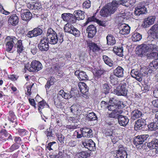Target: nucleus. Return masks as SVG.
I'll return each mask as SVG.
<instances>
[{
  "instance_id": "6e6552de",
  "label": "nucleus",
  "mask_w": 158,
  "mask_h": 158,
  "mask_svg": "<svg viewBox=\"0 0 158 158\" xmlns=\"http://www.w3.org/2000/svg\"><path fill=\"white\" fill-rule=\"evenodd\" d=\"M119 33L122 35H126L129 34L130 31V27L125 24H121L119 26Z\"/></svg>"
},
{
  "instance_id": "20e7f679",
  "label": "nucleus",
  "mask_w": 158,
  "mask_h": 158,
  "mask_svg": "<svg viewBox=\"0 0 158 158\" xmlns=\"http://www.w3.org/2000/svg\"><path fill=\"white\" fill-rule=\"evenodd\" d=\"M31 67L27 65H25V69H27L30 72L39 71L42 69V66L41 64L38 61L36 60L32 61L30 65Z\"/></svg>"
},
{
  "instance_id": "e433bc0d",
  "label": "nucleus",
  "mask_w": 158,
  "mask_h": 158,
  "mask_svg": "<svg viewBox=\"0 0 158 158\" xmlns=\"http://www.w3.org/2000/svg\"><path fill=\"white\" fill-rule=\"evenodd\" d=\"M77 155L79 157L86 158L90 156V154L86 151H82L77 153Z\"/></svg>"
},
{
  "instance_id": "72a5a7b5",
  "label": "nucleus",
  "mask_w": 158,
  "mask_h": 158,
  "mask_svg": "<svg viewBox=\"0 0 158 158\" xmlns=\"http://www.w3.org/2000/svg\"><path fill=\"white\" fill-rule=\"evenodd\" d=\"M16 44L17 45V52L19 53H21L24 49V48L22 45V41L20 40H17V42Z\"/></svg>"
},
{
  "instance_id": "603ef678",
  "label": "nucleus",
  "mask_w": 158,
  "mask_h": 158,
  "mask_svg": "<svg viewBox=\"0 0 158 158\" xmlns=\"http://www.w3.org/2000/svg\"><path fill=\"white\" fill-rule=\"evenodd\" d=\"M0 134L2 138L4 137H7L9 134L5 130H2L0 131Z\"/></svg>"
},
{
  "instance_id": "0e129e2a",
  "label": "nucleus",
  "mask_w": 158,
  "mask_h": 158,
  "mask_svg": "<svg viewBox=\"0 0 158 158\" xmlns=\"http://www.w3.org/2000/svg\"><path fill=\"white\" fill-rule=\"evenodd\" d=\"M57 158H64V153L62 152H59L57 155H56Z\"/></svg>"
},
{
  "instance_id": "412c9836",
  "label": "nucleus",
  "mask_w": 158,
  "mask_h": 158,
  "mask_svg": "<svg viewBox=\"0 0 158 158\" xmlns=\"http://www.w3.org/2000/svg\"><path fill=\"white\" fill-rule=\"evenodd\" d=\"M145 121L143 119L137 120L135 125L134 128L135 130H138L142 128L145 125Z\"/></svg>"
},
{
  "instance_id": "a19ab883",
  "label": "nucleus",
  "mask_w": 158,
  "mask_h": 158,
  "mask_svg": "<svg viewBox=\"0 0 158 158\" xmlns=\"http://www.w3.org/2000/svg\"><path fill=\"white\" fill-rule=\"evenodd\" d=\"M73 27L71 24L67 23L64 25V28L65 32L70 33Z\"/></svg>"
},
{
  "instance_id": "393cba45",
  "label": "nucleus",
  "mask_w": 158,
  "mask_h": 158,
  "mask_svg": "<svg viewBox=\"0 0 158 158\" xmlns=\"http://www.w3.org/2000/svg\"><path fill=\"white\" fill-rule=\"evenodd\" d=\"M32 16L29 10H26L24 11L23 13L22 14L21 17L23 20L27 21L31 19Z\"/></svg>"
},
{
  "instance_id": "3c124183",
  "label": "nucleus",
  "mask_w": 158,
  "mask_h": 158,
  "mask_svg": "<svg viewBox=\"0 0 158 158\" xmlns=\"http://www.w3.org/2000/svg\"><path fill=\"white\" fill-rule=\"evenodd\" d=\"M34 10H39L42 8V6L41 3L39 2H37L34 4Z\"/></svg>"
},
{
  "instance_id": "4c0bfd02",
  "label": "nucleus",
  "mask_w": 158,
  "mask_h": 158,
  "mask_svg": "<svg viewBox=\"0 0 158 158\" xmlns=\"http://www.w3.org/2000/svg\"><path fill=\"white\" fill-rule=\"evenodd\" d=\"M60 97L57 96L56 97L54 98V103L56 107L58 108H61L62 107Z\"/></svg>"
},
{
  "instance_id": "09e8293b",
  "label": "nucleus",
  "mask_w": 158,
  "mask_h": 158,
  "mask_svg": "<svg viewBox=\"0 0 158 158\" xmlns=\"http://www.w3.org/2000/svg\"><path fill=\"white\" fill-rule=\"evenodd\" d=\"M110 89L109 86L107 84H105L103 85V91L105 94H108L109 93Z\"/></svg>"
},
{
  "instance_id": "bb28decb",
  "label": "nucleus",
  "mask_w": 158,
  "mask_h": 158,
  "mask_svg": "<svg viewBox=\"0 0 158 158\" xmlns=\"http://www.w3.org/2000/svg\"><path fill=\"white\" fill-rule=\"evenodd\" d=\"M142 114L141 112L138 110H135L132 112L131 114V119L135 120L141 117Z\"/></svg>"
},
{
  "instance_id": "f257e3e1",
  "label": "nucleus",
  "mask_w": 158,
  "mask_h": 158,
  "mask_svg": "<svg viewBox=\"0 0 158 158\" xmlns=\"http://www.w3.org/2000/svg\"><path fill=\"white\" fill-rule=\"evenodd\" d=\"M121 5L126 6H128L129 5L127 2L124 0L113 1L111 3H108L102 8L100 11V15L103 17H107L113 14Z\"/></svg>"
},
{
  "instance_id": "9d476101",
  "label": "nucleus",
  "mask_w": 158,
  "mask_h": 158,
  "mask_svg": "<svg viewBox=\"0 0 158 158\" xmlns=\"http://www.w3.org/2000/svg\"><path fill=\"white\" fill-rule=\"evenodd\" d=\"M156 17L155 16H151L147 18H145L143 22L142 26L144 28H147L154 23Z\"/></svg>"
},
{
  "instance_id": "4be33fe9",
  "label": "nucleus",
  "mask_w": 158,
  "mask_h": 158,
  "mask_svg": "<svg viewBox=\"0 0 158 158\" xmlns=\"http://www.w3.org/2000/svg\"><path fill=\"white\" fill-rule=\"evenodd\" d=\"M147 12L146 8L145 6H139L135 8L134 13L136 15L138 16L141 14H145Z\"/></svg>"
},
{
  "instance_id": "39448f33",
  "label": "nucleus",
  "mask_w": 158,
  "mask_h": 158,
  "mask_svg": "<svg viewBox=\"0 0 158 158\" xmlns=\"http://www.w3.org/2000/svg\"><path fill=\"white\" fill-rule=\"evenodd\" d=\"M127 86L126 83L123 82L116 89L114 90V92L118 95L126 96L127 92Z\"/></svg>"
},
{
  "instance_id": "423d86ee",
  "label": "nucleus",
  "mask_w": 158,
  "mask_h": 158,
  "mask_svg": "<svg viewBox=\"0 0 158 158\" xmlns=\"http://www.w3.org/2000/svg\"><path fill=\"white\" fill-rule=\"evenodd\" d=\"M130 74L132 77L135 78L138 81H141L142 80V77L147 75V73L145 72L142 73L137 69H134L131 70Z\"/></svg>"
},
{
  "instance_id": "e2e57ef3",
  "label": "nucleus",
  "mask_w": 158,
  "mask_h": 158,
  "mask_svg": "<svg viewBox=\"0 0 158 158\" xmlns=\"http://www.w3.org/2000/svg\"><path fill=\"white\" fill-rule=\"evenodd\" d=\"M19 148V146L15 144L12 145L10 148V152L13 151L15 149H18Z\"/></svg>"
},
{
  "instance_id": "c85d7f7f",
  "label": "nucleus",
  "mask_w": 158,
  "mask_h": 158,
  "mask_svg": "<svg viewBox=\"0 0 158 158\" xmlns=\"http://www.w3.org/2000/svg\"><path fill=\"white\" fill-rule=\"evenodd\" d=\"M123 112L121 110L118 111H113L112 112L108 114V117L110 118H118L120 115V114Z\"/></svg>"
},
{
  "instance_id": "7ed1b4c3",
  "label": "nucleus",
  "mask_w": 158,
  "mask_h": 158,
  "mask_svg": "<svg viewBox=\"0 0 158 158\" xmlns=\"http://www.w3.org/2000/svg\"><path fill=\"white\" fill-rule=\"evenodd\" d=\"M47 36V39L49 40L48 42L51 44H56L58 42L57 34L55 31L51 28L48 29Z\"/></svg>"
},
{
  "instance_id": "774afa93",
  "label": "nucleus",
  "mask_w": 158,
  "mask_h": 158,
  "mask_svg": "<svg viewBox=\"0 0 158 158\" xmlns=\"http://www.w3.org/2000/svg\"><path fill=\"white\" fill-rule=\"evenodd\" d=\"M65 94V93L64 92V91L63 90L61 89L59 91L57 96H59L60 98L61 97L64 98V95Z\"/></svg>"
},
{
  "instance_id": "49530a36",
  "label": "nucleus",
  "mask_w": 158,
  "mask_h": 158,
  "mask_svg": "<svg viewBox=\"0 0 158 158\" xmlns=\"http://www.w3.org/2000/svg\"><path fill=\"white\" fill-rule=\"evenodd\" d=\"M80 31L73 27L70 33L76 36H78L80 35Z\"/></svg>"
},
{
  "instance_id": "f704fd0d",
  "label": "nucleus",
  "mask_w": 158,
  "mask_h": 158,
  "mask_svg": "<svg viewBox=\"0 0 158 158\" xmlns=\"http://www.w3.org/2000/svg\"><path fill=\"white\" fill-rule=\"evenodd\" d=\"M90 48L94 52H97L100 50V48L96 44L92 43L89 45Z\"/></svg>"
},
{
  "instance_id": "8fccbe9b",
  "label": "nucleus",
  "mask_w": 158,
  "mask_h": 158,
  "mask_svg": "<svg viewBox=\"0 0 158 158\" xmlns=\"http://www.w3.org/2000/svg\"><path fill=\"white\" fill-rule=\"evenodd\" d=\"M77 20V19H76L75 16L71 14V15L70 16L69 21L68 22L71 23H74L76 22Z\"/></svg>"
},
{
  "instance_id": "f8f14e48",
  "label": "nucleus",
  "mask_w": 158,
  "mask_h": 158,
  "mask_svg": "<svg viewBox=\"0 0 158 158\" xmlns=\"http://www.w3.org/2000/svg\"><path fill=\"white\" fill-rule=\"evenodd\" d=\"M86 32L88 33V37L92 38L96 34L97 32L96 27L93 25H90L87 27L86 29Z\"/></svg>"
},
{
  "instance_id": "aec40b11",
  "label": "nucleus",
  "mask_w": 158,
  "mask_h": 158,
  "mask_svg": "<svg viewBox=\"0 0 158 158\" xmlns=\"http://www.w3.org/2000/svg\"><path fill=\"white\" fill-rule=\"evenodd\" d=\"M18 23L19 18L16 14L12 15L8 20V23L13 26H16Z\"/></svg>"
},
{
  "instance_id": "c9c22d12",
  "label": "nucleus",
  "mask_w": 158,
  "mask_h": 158,
  "mask_svg": "<svg viewBox=\"0 0 158 158\" xmlns=\"http://www.w3.org/2000/svg\"><path fill=\"white\" fill-rule=\"evenodd\" d=\"M106 107L109 110L112 111L119 110L118 106L114 103H111L110 105L107 106Z\"/></svg>"
},
{
  "instance_id": "338daca9",
  "label": "nucleus",
  "mask_w": 158,
  "mask_h": 158,
  "mask_svg": "<svg viewBox=\"0 0 158 158\" xmlns=\"http://www.w3.org/2000/svg\"><path fill=\"white\" fill-rule=\"evenodd\" d=\"M31 52L33 55L35 54L37 52V48L36 47L33 45L31 48Z\"/></svg>"
},
{
  "instance_id": "69168bd1",
  "label": "nucleus",
  "mask_w": 158,
  "mask_h": 158,
  "mask_svg": "<svg viewBox=\"0 0 158 158\" xmlns=\"http://www.w3.org/2000/svg\"><path fill=\"white\" fill-rule=\"evenodd\" d=\"M9 118L10 119V121H12V118H14L15 117V116L13 112L12 111H10L9 112Z\"/></svg>"
},
{
  "instance_id": "bf43d9fd",
  "label": "nucleus",
  "mask_w": 158,
  "mask_h": 158,
  "mask_svg": "<svg viewBox=\"0 0 158 158\" xmlns=\"http://www.w3.org/2000/svg\"><path fill=\"white\" fill-rule=\"evenodd\" d=\"M150 30L155 33L158 31V25L155 24L153 25L151 28Z\"/></svg>"
},
{
  "instance_id": "f03ea898",
  "label": "nucleus",
  "mask_w": 158,
  "mask_h": 158,
  "mask_svg": "<svg viewBox=\"0 0 158 158\" xmlns=\"http://www.w3.org/2000/svg\"><path fill=\"white\" fill-rule=\"evenodd\" d=\"M138 49L136 51V53L139 55H148L151 58H152L157 56L158 53L156 52H152L153 51L157 50V46L154 44H143L140 45Z\"/></svg>"
},
{
  "instance_id": "a211bd4d",
  "label": "nucleus",
  "mask_w": 158,
  "mask_h": 158,
  "mask_svg": "<svg viewBox=\"0 0 158 158\" xmlns=\"http://www.w3.org/2000/svg\"><path fill=\"white\" fill-rule=\"evenodd\" d=\"M71 113L77 114L80 113L82 110V107L79 104H74L70 108Z\"/></svg>"
},
{
  "instance_id": "1a4fd4ad",
  "label": "nucleus",
  "mask_w": 158,
  "mask_h": 158,
  "mask_svg": "<svg viewBox=\"0 0 158 158\" xmlns=\"http://www.w3.org/2000/svg\"><path fill=\"white\" fill-rule=\"evenodd\" d=\"M9 38H10V40L6 42V50L7 51L10 52L14 46V44H16L17 42V39L15 37L12 38L8 37L7 38V39Z\"/></svg>"
},
{
  "instance_id": "f3484780",
  "label": "nucleus",
  "mask_w": 158,
  "mask_h": 158,
  "mask_svg": "<svg viewBox=\"0 0 158 158\" xmlns=\"http://www.w3.org/2000/svg\"><path fill=\"white\" fill-rule=\"evenodd\" d=\"M75 75L80 80H84L88 79V76L85 72L84 71H81L79 70L75 72Z\"/></svg>"
},
{
  "instance_id": "ea45409f",
  "label": "nucleus",
  "mask_w": 158,
  "mask_h": 158,
  "mask_svg": "<svg viewBox=\"0 0 158 158\" xmlns=\"http://www.w3.org/2000/svg\"><path fill=\"white\" fill-rule=\"evenodd\" d=\"M142 39V36L139 33H134L132 35V39L134 42L138 41Z\"/></svg>"
},
{
  "instance_id": "6ab92c4d",
  "label": "nucleus",
  "mask_w": 158,
  "mask_h": 158,
  "mask_svg": "<svg viewBox=\"0 0 158 158\" xmlns=\"http://www.w3.org/2000/svg\"><path fill=\"white\" fill-rule=\"evenodd\" d=\"M114 74L118 77H122L124 76V69L121 67L118 66L114 70Z\"/></svg>"
},
{
  "instance_id": "680f3d73",
  "label": "nucleus",
  "mask_w": 158,
  "mask_h": 158,
  "mask_svg": "<svg viewBox=\"0 0 158 158\" xmlns=\"http://www.w3.org/2000/svg\"><path fill=\"white\" fill-rule=\"evenodd\" d=\"M58 138L59 141L61 143H64L65 138L64 136L63 135L61 134L59 135Z\"/></svg>"
},
{
  "instance_id": "b1692460",
  "label": "nucleus",
  "mask_w": 158,
  "mask_h": 158,
  "mask_svg": "<svg viewBox=\"0 0 158 158\" xmlns=\"http://www.w3.org/2000/svg\"><path fill=\"white\" fill-rule=\"evenodd\" d=\"M78 86L79 89V90L82 94H85L88 92V88L85 83L80 82L78 83Z\"/></svg>"
},
{
  "instance_id": "5fc2aeb1",
  "label": "nucleus",
  "mask_w": 158,
  "mask_h": 158,
  "mask_svg": "<svg viewBox=\"0 0 158 158\" xmlns=\"http://www.w3.org/2000/svg\"><path fill=\"white\" fill-rule=\"evenodd\" d=\"M46 135L48 139H53L54 138L52 135V131H48L46 132Z\"/></svg>"
},
{
  "instance_id": "864d4df0",
  "label": "nucleus",
  "mask_w": 158,
  "mask_h": 158,
  "mask_svg": "<svg viewBox=\"0 0 158 158\" xmlns=\"http://www.w3.org/2000/svg\"><path fill=\"white\" fill-rule=\"evenodd\" d=\"M52 68L54 71H57L59 70L60 66L56 63L52 65Z\"/></svg>"
},
{
  "instance_id": "ddd939ff",
  "label": "nucleus",
  "mask_w": 158,
  "mask_h": 158,
  "mask_svg": "<svg viewBox=\"0 0 158 158\" xmlns=\"http://www.w3.org/2000/svg\"><path fill=\"white\" fill-rule=\"evenodd\" d=\"M42 33V30L39 28H35L31 31H29L27 35L29 38H32L34 37L40 35Z\"/></svg>"
},
{
  "instance_id": "37998d69",
  "label": "nucleus",
  "mask_w": 158,
  "mask_h": 158,
  "mask_svg": "<svg viewBox=\"0 0 158 158\" xmlns=\"http://www.w3.org/2000/svg\"><path fill=\"white\" fill-rule=\"evenodd\" d=\"M71 14L69 13H64L61 15V18L64 21L68 22Z\"/></svg>"
},
{
  "instance_id": "9b49d317",
  "label": "nucleus",
  "mask_w": 158,
  "mask_h": 158,
  "mask_svg": "<svg viewBox=\"0 0 158 158\" xmlns=\"http://www.w3.org/2000/svg\"><path fill=\"white\" fill-rule=\"evenodd\" d=\"M148 136V135H138L135 139L134 143L136 146L137 145L142 144L147 139Z\"/></svg>"
},
{
  "instance_id": "c756f323",
  "label": "nucleus",
  "mask_w": 158,
  "mask_h": 158,
  "mask_svg": "<svg viewBox=\"0 0 158 158\" xmlns=\"http://www.w3.org/2000/svg\"><path fill=\"white\" fill-rule=\"evenodd\" d=\"M107 44L109 45H113L115 43L114 37L111 34L108 35L106 37Z\"/></svg>"
},
{
  "instance_id": "2f4dec72",
  "label": "nucleus",
  "mask_w": 158,
  "mask_h": 158,
  "mask_svg": "<svg viewBox=\"0 0 158 158\" xmlns=\"http://www.w3.org/2000/svg\"><path fill=\"white\" fill-rule=\"evenodd\" d=\"M103 59L105 63L110 67H112L113 65V61L107 56L106 55L103 56Z\"/></svg>"
},
{
  "instance_id": "c03bdc74",
  "label": "nucleus",
  "mask_w": 158,
  "mask_h": 158,
  "mask_svg": "<svg viewBox=\"0 0 158 158\" xmlns=\"http://www.w3.org/2000/svg\"><path fill=\"white\" fill-rule=\"evenodd\" d=\"M83 8L88 9L91 6V2L89 0H85L82 4Z\"/></svg>"
},
{
  "instance_id": "a878e982",
  "label": "nucleus",
  "mask_w": 158,
  "mask_h": 158,
  "mask_svg": "<svg viewBox=\"0 0 158 158\" xmlns=\"http://www.w3.org/2000/svg\"><path fill=\"white\" fill-rule=\"evenodd\" d=\"M84 13L83 11L79 10L74 11V15L77 20H83L85 18Z\"/></svg>"
},
{
  "instance_id": "2eb2a0df",
  "label": "nucleus",
  "mask_w": 158,
  "mask_h": 158,
  "mask_svg": "<svg viewBox=\"0 0 158 158\" xmlns=\"http://www.w3.org/2000/svg\"><path fill=\"white\" fill-rule=\"evenodd\" d=\"M82 136L87 138H91L93 137L92 131L89 128L84 127L81 129Z\"/></svg>"
},
{
  "instance_id": "5701e85b",
  "label": "nucleus",
  "mask_w": 158,
  "mask_h": 158,
  "mask_svg": "<svg viewBox=\"0 0 158 158\" xmlns=\"http://www.w3.org/2000/svg\"><path fill=\"white\" fill-rule=\"evenodd\" d=\"M118 122L121 126H125L128 124L129 119L127 116H124L120 115L118 118Z\"/></svg>"
},
{
  "instance_id": "7c9ffc66",
  "label": "nucleus",
  "mask_w": 158,
  "mask_h": 158,
  "mask_svg": "<svg viewBox=\"0 0 158 158\" xmlns=\"http://www.w3.org/2000/svg\"><path fill=\"white\" fill-rule=\"evenodd\" d=\"M123 50L122 46L119 47L115 46L113 49L114 52L120 56H123Z\"/></svg>"
},
{
  "instance_id": "a18cd8bd",
  "label": "nucleus",
  "mask_w": 158,
  "mask_h": 158,
  "mask_svg": "<svg viewBox=\"0 0 158 158\" xmlns=\"http://www.w3.org/2000/svg\"><path fill=\"white\" fill-rule=\"evenodd\" d=\"M151 69H156L158 68V63L157 61H154L151 63L149 65Z\"/></svg>"
},
{
  "instance_id": "473e14b6",
  "label": "nucleus",
  "mask_w": 158,
  "mask_h": 158,
  "mask_svg": "<svg viewBox=\"0 0 158 158\" xmlns=\"http://www.w3.org/2000/svg\"><path fill=\"white\" fill-rule=\"evenodd\" d=\"M155 121V122L151 123L148 125V128L151 131L158 129V121Z\"/></svg>"
},
{
  "instance_id": "dca6fc26",
  "label": "nucleus",
  "mask_w": 158,
  "mask_h": 158,
  "mask_svg": "<svg viewBox=\"0 0 158 158\" xmlns=\"http://www.w3.org/2000/svg\"><path fill=\"white\" fill-rule=\"evenodd\" d=\"M116 155L115 156L117 158H127V152L123 148H120L116 152Z\"/></svg>"
},
{
  "instance_id": "de8ad7c7",
  "label": "nucleus",
  "mask_w": 158,
  "mask_h": 158,
  "mask_svg": "<svg viewBox=\"0 0 158 158\" xmlns=\"http://www.w3.org/2000/svg\"><path fill=\"white\" fill-rule=\"evenodd\" d=\"M48 106L47 104L44 101H42L39 102L38 110L39 112H41V110H40L44 108V106Z\"/></svg>"
},
{
  "instance_id": "13d9d810",
  "label": "nucleus",
  "mask_w": 158,
  "mask_h": 158,
  "mask_svg": "<svg viewBox=\"0 0 158 158\" xmlns=\"http://www.w3.org/2000/svg\"><path fill=\"white\" fill-rule=\"evenodd\" d=\"M63 35L62 34H59L58 36L57 35V39H58V42L60 43H62L63 41Z\"/></svg>"
},
{
  "instance_id": "6e6d98bb",
  "label": "nucleus",
  "mask_w": 158,
  "mask_h": 158,
  "mask_svg": "<svg viewBox=\"0 0 158 158\" xmlns=\"http://www.w3.org/2000/svg\"><path fill=\"white\" fill-rule=\"evenodd\" d=\"M72 96L71 91L69 93H65L64 95V98L65 99H69L72 98Z\"/></svg>"
},
{
  "instance_id": "0eeeda50",
  "label": "nucleus",
  "mask_w": 158,
  "mask_h": 158,
  "mask_svg": "<svg viewBox=\"0 0 158 158\" xmlns=\"http://www.w3.org/2000/svg\"><path fill=\"white\" fill-rule=\"evenodd\" d=\"M38 47L39 49L42 51H46L48 50V41L46 37H43L38 44Z\"/></svg>"
},
{
  "instance_id": "79ce46f5",
  "label": "nucleus",
  "mask_w": 158,
  "mask_h": 158,
  "mask_svg": "<svg viewBox=\"0 0 158 158\" xmlns=\"http://www.w3.org/2000/svg\"><path fill=\"white\" fill-rule=\"evenodd\" d=\"M88 119L90 121H93L96 120L97 117L94 112L89 113L87 115Z\"/></svg>"
},
{
  "instance_id": "4468645a",
  "label": "nucleus",
  "mask_w": 158,
  "mask_h": 158,
  "mask_svg": "<svg viewBox=\"0 0 158 158\" xmlns=\"http://www.w3.org/2000/svg\"><path fill=\"white\" fill-rule=\"evenodd\" d=\"M83 146L90 151H94L95 149V143L91 139H89L83 143Z\"/></svg>"
},
{
  "instance_id": "58836bf2",
  "label": "nucleus",
  "mask_w": 158,
  "mask_h": 158,
  "mask_svg": "<svg viewBox=\"0 0 158 158\" xmlns=\"http://www.w3.org/2000/svg\"><path fill=\"white\" fill-rule=\"evenodd\" d=\"M57 146V144L55 142H50L47 146V148L49 150L55 149Z\"/></svg>"
},
{
  "instance_id": "4d7b16f0",
  "label": "nucleus",
  "mask_w": 158,
  "mask_h": 158,
  "mask_svg": "<svg viewBox=\"0 0 158 158\" xmlns=\"http://www.w3.org/2000/svg\"><path fill=\"white\" fill-rule=\"evenodd\" d=\"M18 132L20 135L23 136L26 135L27 131L25 129H20L18 130Z\"/></svg>"
},
{
  "instance_id": "cd10ccee",
  "label": "nucleus",
  "mask_w": 158,
  "mask_h": 158,
  "mask_svg": "<svg viewBox=\"0 0 158 158\" xmlns=\"http://www.w3.org/2000/svg\"><path fill=\"white\" fill-rule=\"evenodd\" d=\"M148 146L150 149H158V139H154L148 144Z\"/></svg>"
},
{
  "instance_id": "052dcab7",
  "label": "nucleus",
  "mask_w": 158,
  "mask_h": 158,
  "mask_svg": "<svg viewBox=\"0 0 158 158\" xmlns=\"http://www.w3.org/2000/svg\"><path fill=\"white\" fill-rule=\"evenodd\" d=\"M77 143V141L75 140H71L68 143V145L71 147H75Z\"/></svg>"
}]
</instances>
